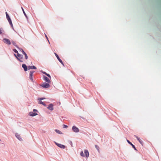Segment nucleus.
Here are the masks:
<instances>
[{
	"mask_svg": "<svg viewBox=\"0 0 161 161\" xmlns=\"http://www.w3.org/2000/svg\"><path fill=\"white\" fill-rule=\"evenodd\" d=\"M4 31L2 30L1 29H0V34H2L3 33V32Z\"/></svg>",
	"mask_w": 161,
	"mask_h": 161,
	"instance_id": "nucleus-29",
	"label": "nucleus"
},
{
	"mask_svg": "<svg viewBox=\"0 0 161 161\" xmlns=\"http://www.w3.org/2000/svg\"><path fill=\"white\" fill-rule=\"evenodd\" d=\"M45 99V98H43V97H41V98H40L38 99V100H42L43 99Z\"/></svg>",
	"mask_w": 161,
	"mask_h": 161,
	"instance_id": "nucleus-30",
	"label": "nucleus"
},
{
	"mask_svg": "<svg viewBox=\"0 0 161 161\" xmlns=\"http://www.w3.org/2000/svg\"><path fill=\"white\" fill-rule=\"evenodd\" d=\"M54 143L58 146L59 147L61 148L64 149L65 148V146L64 145H63L61 144L55 142H54Z\"/></svg>",
	"mask_w": 161,
	"mask_h": 161,
	"instance_id": "nucleus-4",
	"label": "nucleus"
},
{
	"mask_svg": "<svg viewBox=\"0 0 161 161\" xmlns=\"http://www.w3.org/2000/svg\"><path fill=\"white\" fill-rule=\"evenodd\" d=\"M38 103L40 104H42L43 105H44V106H46V105L45 104V103H43L42 101L39 102Z\"/></svg>",
	"mask_w": 161,
	"mask_h": 161,
	"instance_id": "nucleus-20",
	"label": "nucleus"
},
{
	"mask_svg": "<svg viewBox=\"0 0 161 161\" xmlns=\"http://www.w3.org/2000/svg\"><path fill=\"white\" fill-rule=\"evenodd\" d=\"M22 10L23 13H24V14L25 15V17H26V18H27V15L26 14V13H25L23 8L22 7Z\"/></svg>",
	"mask_w": 161,
	"mask_h": 161,
	"instance_id": "nucleus-19",
	"label": "nucleus"
},
{
	"mask_svg": "<svg viewBox=\"0 0 161 161\" xmlns=\"http://www.w3.org/2000/svg\"><path fill=\"white\" fill-rule=\"evenodd\" d=\"M72 130L75 132H78L79 131V129L75 126H73Z\"/></svg>",
	"mask_w": 161,
	"mask_h": 161,
	"instance_id": "nucleus-5",
	"label": "nucleus"
},
{
	"mask_svg": "<svg viewBox=\"0 0 161 161\" xmlns=\"http://www.w3.org/2000/svg\"><path fill=\"white\" fill-rule=\"evenodd\" d=\"M43 73L44 74H45V75H46L47 76H48L49 77V78H51V76H50V75L49 74H47L45 72H43Z\"/></svg>",
	"mask_w": 161,
	"mask_h": 161,
	"instance_id": "nucleus-21",
	"label": "nucleus"
},
{
	"mask_svg": "<svg viewBox=\"0 0 161 161\" xmlns=\"http://www.w3.org/2000/svg\"><path fill=\"white\" fill-rule=\"evenodd\" d=\"M47 108L50 110H53V104H49L47 107Z\"/></svg>",
	"mask_w": 161,
	"mask_h": 161,
	"instance_id": "nucleus-7",
	"label": "nucleus"
},
{
	"mask_svg": "<svg viewBox=\"0 0 161 161\" xmlns=\"http://www.w3.org/2000/svg\"><path fill=\"white\" fill-rule=\"evenodd\" d=\"M127 142L131 145L132 147L136 150V149L135 146L133 145L129 140H127Z\"/></svg>",
	"mask_w": 161,
	"mask_h": 161,
	"instance_id": "nucleus-16",
	"label": "nucleus"
},
{
	"mask_svg": "<svg viewBox=\"0 0 161 161\" xmlns=\"http://www.w3.org/2000/svg\"><path fill=\"white\" fill-rule=\"evenodd\" d=\"M134 136L138 140H139V139H140V138L139 137H138L136 135H135Z\"/></svg>",
	"mask_w": 161,
	"mask_h": 161,
	"instance_id": "nucleus-31",
	"label": "nucleus"
},
{
	"mask_svg": "<svg viewBox=\"0 0 161 161\" xmlns=\"http://www.w3.org/2000/svg\"><path fill=\"white\" fill-rule=\"evenodd\" d=\"M80 155L82 157H84V154L83 153V151H81L80 152Z\"/></svg>",
	"mask_w": 161,
	"mask_h": 161,
	"instance_id": "nucleus-24",
	"label": "nucleus"
},
{
	"mask_svg": "<svg viewBox=\"0 0 161 161\" xmlns=\"http://www.w3.org/2000/svg\"><path fill=\"white\" fill-rule=\"evenodd\" d=\"M84 153L85 154V155L86 157L88 158L89 156V153L88 150H84Z\"/></svg>",
	"mask_w": 161,
	"mask_h": 161,
	"instance_id": "nucleus-13",
	"label": "nucleus"
},
{
	"mask_svg": "<svg viewBox=\"0 0 161 161\" xmlns=\"http://www.w3.org/2000/svg\"><path fill=\"white\" fill-rule=\"evenodd\" d=\"M139 142L142 145H143V141L141 140L140 139H139V140H138Z\"/></svg>",
	"mask_w": 161,
	"mask_h": 161,
	"instance_id": "nucleus-23",
	"label": "nucleus"
},
{
	"mask_svg": "<svg viewBox=\"0 0 161 161\" xmlns=\"http://www.w3.org/2000/svg\"><path fill=\"white\" fill-rule=\"evenodd\" d=\"M11 43H12L14 45V46H16V45H15L16 43H15V42L14 41H11Z\"/></svg>",
	"mask_w": 161,
	"mask_h": 161,
	"instance_id": "nucleus-25",
	"label": "nucleus"
},
{
	"mask_svg": "<svg viewBox=\"0 0 161 161\" xmlns=\"http://www.w3.org/2000/svg\"><path fill=\"white\" fill-rule=\"evenodd\" d=\"M34 72V71H30V73L29 78H30V79L32 81H33L32 76H33V74Z\"/></svg>",
	"mask_w": 161,
	"mask_h": 161,
	"instance_id": "nucleus-6",
	"label": "nucleus"
},
{
	"mask_svg": "<svg viewBox=\"0 0 161 161\" xmlns=\"http://www.w3.org/2000/svg\"><path fill=\"white\" fill-rule=\"evenodd\" d=\"M28 69H36V68L34 66H28Z\"/></svg>",
	"mask_w": 161,
	"mask_h": 161,
	"instance_id": "nucleus-11",
	"label": "nucleus"
},
{
	"mask_svg": "<svg viewBox=\"0 0 161 161\" xmlns=\"http://www.w3.org/2000/svg\"><path fill=\"white\" fill-rule=\"evenodd\" d=\"M43 78L45 81L47 83H50L51 81L47 77L44 76H43Z\"/></svg>",
	"mask_w": 161,
	"mask_h": 161,
	"instance_id": "nucleus-9",
	"label": "nucleus"
},
{
	"mask_svg": "<svg viewBox=\"0 0 161 161\" xmlns=\"http://www.w3.org/2000/svg\"><path fill=\"white\" fill-rule=\"evenodd\" d=\"M22 53L23 54H24L25 56V59L26 60H27L28 58V56H27V54L23 50H22Z\"/></svg>",
	"mask_w": 161,
	"mask_h": 161,
	"instance_id": "nucleus-14",
	"label": "nucleus"
},
{
	"mask_svg": "<svg viewBox=\"0 0 161 161\" xmlns=\"http://www.w3.org/2000/svg\"><path fill=\"white\" fill-rule=\"evenodd\" d=\"M95 148L97 149L98 152L99 153L100 150H99V146L97 145H95Z\"/></svg>",
	"mask_w": 161,
	"mask_h": 161,
	"instance_id": "nucleus-17",
	"label": "nucleus"
},
{
	"mask_svg": "<svg viewBox=\"0 0 161 161\" xmlns=\"http://www.w3.org/2000/svg\"><path fill=\"white\" fill-rule=\"evenodd\" d=\"M37 115V114L36 113H34L33 112H30L29 113V115L31 116H34Z\"/></svg>",
	"mask_w": 161,
	"mask_h": 161,
	"instance_id": "nucleus-10",
	"label": "nucleus"
},
{
	"mask_svg": "<svg viewBox=\"0 0 161 161\" xmlns=\"http://www.w3.org/2000/svg\"><path fill=\"white\" fill-rule=\"evenodd\" d=\"M63 126L64 128H68V126L65 125H64Z\"/></svg>",
	"mask_w": 161,
	"mask_h": 161,
	"instance_id": "nucleus-26",
	"label": "nucleus"
},
{
	"mask_svg": "<svg viewBox=\"0 0 161 161\" xmlns=\"http://www.w3.org/2000/svg\"><path fill=\"white\" fill-rule=\"evenodd\" d=\"M36 109H34V110H33V111H36Z\"/></svg>",
	"mask_w": 161,
	"mask_h": 161,
	"instance_id": "nucleus-34",
	"label": "nucleus"
},
{
	"mask_svg": "<svg viewBox=\"0 0 161 161\" xmlns=\"http://www.w3.org/2000/svg\"><path fill=\"white\" fill-rule=\"evenodd\" d=\"M8 21L10 25H11V26L12 27H13V24L12 23V22L11 20L10 19H9V20H8Z\"/></svg>",
	"mask_w": 161,
	"mask_h": 161,
	"instance_id": "nucleus-18",
	"label": "nucleus"
},
{
	"mask_svg": "<svg viewBox=\"0 0 161 161\" xmlns=\"http://www.w3.org/2000/svg\"><path fill=\"white\" fill-rule=\"evenodd\" d=\"M45 37H46V38L47 39V40L49 41L48 40V37L45 34Z\"/></svg>",
	"mask_w": 161,
	"mask_h": 161,
	"instance_id": "nucleus-32",
	"label": "nucleus"
},
{
	"mask_svg": "<svg viewBox=\"0 0 161 161\" xmlns=\"http://www.w3.org/2000/svg\"><path fill=\"white\" fill-rule=\"evenodd\" d=\"M13 51L15 53H18V51L16 49H13Z\"/></svg>",
	"mask_w": 161,
	"mask_h": 161,
	"instance_id": "nucleus-28",
	"label": "nucleus"
},
{
	"mask_svg": "<svg viewBox=\"0 0 161 161\" xmlns=\"http://www.w3.org/2000/svg\"><path fill=\"white\" fill-rule=\"evenodd\" d=\"M41 86L43 88H47L49 87L50 85L48 83L44 82L42 85H41Z\"/></svg>",
	"mask_w": 161,
	"mask_h": 161,
	"instance_id": "nucleus-2",
	"label": "nucleus"
},
{
	"mask_svg": "<svg viewBox=\"0 0 161 161\" xmlns=\"http://www.w3.org/2000/svg\"><path fill=\"white\" fill-rule=\"evenodd\" d=\"M3 42L9 45L11 44L10 41L8 39L4 38L3 39Z\"/></svg>",
	"mask_w": 161,
	"mask_h": 161,
	"instance_id": "nucleus-3",
	"label": "nucleus"
},
{
	"mask_svg": "<svg viewBox=\"0 0 161 161\" xmlns=\"http://www.w3.org/2000/svg\"><path fill=\"white\" fill-rule=\"evenodd\" d=\"M15 136L20 141H22V139L19 135L16 133L15 134Z\"/></svg>",
	"mask_w": 161,
	"mask_h": 161,
	"instance_id": "nucleus-12",
	"label": "nucleus"
},
{
	"mask_svg": "<svg viewBox=\"0 0 161 161\" xmlns=\"http://www.w3.org/2000/svg\"><path fill=\"white\" fill-rule=\"evenodd\" d=\"M55 131L58 133L60 134L61 133V131L58 130H55Z\"/></svg>",
	"mask_w": 161,
	"mask_h": 161,
	"instance_id": "nucleus-22",
	"label": "nucleus"
},
{
	"mask_svg": "<svg viewBox=\"0 0 161 161\" xmlns=\"http://www.w3.org/2000/svg\"><path fill=\"white\" fill-rule=\"evenodd\" d=\"M22 67L24 68L25 71L27 70V67L25 64H23L22 65Z\"/></svg>",
	"mask_w": 161,
	"mask_h": 161,
	"instance_id": "nucleus-15",
	"label": "nucleus"
},
{
	"mask_svg": "<svg viewBox=\"0 0 161 161\" xmlns=\"http://www.w3.org/2000/svg\"><path fill=\"white\" fill-rule=\"evenodd\" d=\"M6 15H7V14H7V12H6Z\"/></svg>",
	"mask_w": 161,
	"mask_h": 161,
	"instance_id": "nucleus-33",
	"label": "nucleus"
},
{
	"mask_svg": "<svg viewBox=\"0 0 161 161\" xmlns=\"http://www.w3.org/2000/svg\"><path fill=\"white\" fill-rule=\"evenodd\" d=\"M6 17L8 20H9V19H10L9 16L8 14L7 15Z\"/></svg>",
	"mask_w": 161,
	"mask_h": 161,
	"instance_id": "nucleus-27",
	"label": "nucleus"
},
{
	"mask_svg": "<svg viewBox=\"0 0 161 161\" xmlns=\"http://www.w3.org/2000/svg\"><path fill=\"white\" fill-rule=\"evenodd\" d=\"M54 54L56 57L58 59V61L63 64L64 65V64L62 61V60L59 58V56H58V55L56 53H54Z\"/></svg>",
	"mask_w": 161,
	"mask_h": 161,
	"instance_id": "nucleus-8",
	"label": "nucleus"
},
{
	"mask_svg": "<svg viewBox=\"0 0 161 161\" xmlns=\"http://www.w3.org/2000/svg\"><path fill=\"white\" fill-rule=\"evenodd\" d=\"M15 56L17 58V59L20 62H23L24 60L23 58V56L19 53H17V55L14 54Z\"/></svg>",
	"mask_w": 161,
	"mask_h": 161,
	"instance_id": "nucleus-1",
	"label": "nucleus"
}]
</instances>
